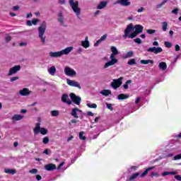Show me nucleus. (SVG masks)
<instances>
[{
	"mask_svg": "<svg viewBox=\"0 0 181 181\" xmlns=\"http://www.w3.org/2000/svg\"><path fill=\"white\" fill-rule=\"evenodd\" d=\"M110 50L112 52V54L110 56V61H108L105 64L103 69H108V67L114 66V64L118 63V60L115 58V56L119 54L118 49L115 47H111Z\"/></svg>",
	"mask_w": 181,
	"mask_h": 181,
	"instance_id": "nucleus-1",
	"label": "nucleus"
},
{
	"mask_svg": "<svg viewBox=\"0 0 181 181\" xmlns=\"http://www.w3.org/2000/svg\"><path fill=\"white\" fill-rule=\"evenodd\" d=\"M39 37L42 43L45 44L46 42V37L43 36L46 32V21H43L42 25L38 28Z\"/></svg>",
	"mask_w": 181,
	"mask_h": 181,
	"instance_id": "nucleus-2",
	"label": "nucleus"
},
{
	"mask_svg": "<svg viewBox=\"0 0 181 181\" xmlns=\"http://www.w3.org/2000/svg\"><path fill=\"white\" fill-rule=\"evenodd\" d=\"M69 2L71 8H72V11H74V13H76L77 18H80L81 9L78 8V1H74V0H69Z\"/></svg>",
	"mask_w": 181,
	"mask_h": 181,
	"instance_id": "nucleus-3",
	"label": "nucleus"
},
{
	"mask_svg": "<svg viewBox=\"0 0 181 181\" xmlns=\"http://www.w3.org/2000/svg\"><path fill=\"white\" fill-rule=\"evenodd\" d=\"M134 28L135 29V31L130 33L129 39H134V37H136V35L139 33H142L144 31V26L141 25H134Z\"/></svg>",
	"mask_w": 181,
	"mask_h": 181,
	"instance_id": "nucleus-4",
	"label": "nucleus"
},
{
	"mask_svg": "<svg viewBox=\"0 0 181 181\" xmlns=\"http://www.w3.org/2000/svg\"><path fill=\"white\" fill-rule=\"evenodd\" d=\"M33 131H34L35 135H37V134H39V132L42 135H46V134H47V129H46L45 128H43V127H40V123L36 124L35 127L34 128Z\"/></svg>",
	"mask_w": 181,
	"mask_h": 181,
	"instance_id": "nucleus-5",
	"label": "nucleus"
},
{
	"mask_svg": "<svg viewBox=\"0 0 181 181\" xmlns=\"http://www.w3.org/2000/svg\"><path fill=\"white\" fill-rule=\"evenodd\" d=\"M122 80H124L123 77H120L118 79H114L113 81L111 83V87L115 90H117L122 84Z\"/></svg>",
	"mask_w": 181,
	"mask_h": 181,
	"instance_id": "nucleus-6",
	"label": "nucleus"
},
{
	"mask_svg": "<svg viewBox=\"0 0 181 181\" xmlns=\"http://www.w3.org/2000/svg\"><path fill=\"white\" fill-rule=\"evenodd\" d=\"M132 30H134V25L132 23L129 24L126 29L124 30V35H123V37H129V36H131V33L132 32Z\"/></svg>",
	"mask_w": 181,
	"mask_h": 181,
	"instance_id": "nucleus-7",
	"label": "nucleus"
},
{
	"mask_svg": "<svg viewBox=\"0 0 181 181\" xmlns=\"http://www.w3.org/2000/svg\"><path fill=\"white\" fill-rule=\"evenodd\" d=\"M147 52H148L149 53H154V54H158V53H162V52H163V49L160 47H153L147 49Z\"/></svg>",
	"mask_w": 181,
	"mask_h": 181,
	"instance_id": "nucleus-8",
	"label": "nucleus"
},
{
	"mask_svg": "<svg viewBox=\"0 0 181 181\" xmlns=\"http://www.w3.org/2000/svg\"><path fill=\"white\" fill-rule=\"evenodd\" d=\"M64 74L69 77H73V76H76V72L74 71V69L70 68L69 66H66L64 68Z\"/></svg>",
	"mask_w": 181,
	"mask_h": 181,
	"instance_id": "nucleus-9",
	"label": "nucleus"
},
{
	"mask_svg": "<svg viewBox=\"0 0 181 181\" xmlns=\"http://www.w3.org/2000/svg\"><path fill=\"white\" fill-rule=\"evenodd\" d=\"M70 98L72 100V101L74 103V104H76V105H80V103H81V98L76 95V94L74 93H71Z\"/></svg>",
	"mask_w": 181,
	"mask_h": 181,
	"instance_id": "nucleus-10",
	"label": "nucleus"
},
{
	"mask_svg": "<svg viewBox=\"0 0 181 181\" xmlns=\"http://www.w3.org/2000/svg\"><path fill=\"white\" fill-rule=\"evenodd\" d=\"M83 112L78 108H74L71 112V115L74 117V118H78V115H81Z\"/></svg>",
	"mask_w": 181,
	"mask_h": 181,
	"instance_id": "nucleus-11",
	"label": "nucleus"
},
{
	"mask_svg": "<svg viewBox=\"0 0 181 181\" xmlns=\"http://www.w3.org/2000/svg\"><path fill=\"white\" fill-rule=\"evenodd\" d=\"M66 83L69 86H71V87H77L78 88L81 89V86H80V83L76 81L67 79Z\"/></svg>",
	"mask_w": 181,
	"mask_h": 181,
	"instance_id": "nucleus-12",
	"label": "nucleus"
},
{
	"mask_svg": "<svg viewBox=\"0 0 181 181\" xmlns=\"http://www.w3.org/2000/svg\"><path fill=\"white\" fill-rule=\"evenodd\" d=\"M19 70H21V65H16L10 69L8 76H12V74H15V73H17Z\"/></svg>",
	"mask_w": 181,
	"mask_h": 181,
	"instance_id": "nucleus-13",
	"label": "nucleus"
},
{
	"mask_svg": "<svg viewBox=\"0 0 181 181\" xmlns=\"http://www.w3.org/2000/svg\"><path fill=\"white\" fill-rule=\"evenodd\" d=\"M61 100L62 103H66V104H68V105H71V104H72L71 100H69V95L67 94H63Z\"/></svg>",
	"mask_w": 181,
	"mask_h": 181,
	"instance_id": "nucleus-14",
	"label": "nucleus"
},
{
	"mask_svg": "<svg viewBox=\"0 0 181 181\" xmlns=\"http://www.w3.org/2000/svg\"><path fill=\"white\" fill-rule=\"evenodd\" d=\"M117 4H119L122 6H129L131 1L129 0H119Z\"/></svg>",
	"mask_w": 181,
	"mask_h": 181,
	"instance_id": "nucleus-15",
	"label": "nucleus"
},
{
	"mask_svg": "<svg viewBox=\"0 0 181 181\" xmlns=\"http://www.w3.org/2000/svg\"><path fill=\"white\" fill-rule=\"evenodd\" d=\"M81 45L85 49L90 47V42L88 41V37H86L84 41H81Z\"/></svg>",
	"mask_w": 181,
	"mask_h": 181,
	"instance_id": "nucleus-16",
	"label": "nucleus"
},
{
	"mask_svg": "<svg viewBox=\"0 0 181 181\" xmlns=\"http://www.w3.org/2000/svg\"><path fill=\"white\" fill-rule=\"evenodd\" d=\"M45 169L46 170H48L49 172H50L52 170H54V169H56V165L52 164V163L45 165Z\"/></svg>",
	"mask_w": 181,
	"mask_h": 181,
	"instance_id": "nucleus-17",
	"label": "nucleus"
},
{
	"mask_svg": "<svg viewBox=\"0 0 181 181\" xmlns=\"http://www.w3.org/2000/svg\"><path fill=\"white\" fill-rule=\"evenodd\" d=\"M49 56L50 57H62V51H59V52H49Z\"/></svg>",
	"mask_w": 181,
	"mask_h": 181,
	"instance_id": "nucleus-18",
	"label": "nucleus"
},
{
	"mask_svg": "<svg viewBox=\"0 0 181 181\" xmlns=\"http://www.w3.org/2000/svg\"><path fill=\"white\" fill-rule=\"evenodd\" d=\"M72 50L73 47H68L61 51L62 55L63 56V54H69V53H70V52H71Z\"/></svg>",
	"mask_w": 181,
	"mask_h": 181,
	"instance_id": "nucleus-19",
	"label": "nucleus"
},
{
	"mask_svg": "<svg viewBox=\"0 0 181 181\" xmlns=\"http://www.w3.org/2000/svg\"><path fill=\"white\" fill-rule=\"evenodd\" d=\"M20 94L21 95H29V94H30V92L29 90V89L24 88L23 90H20Z\"/></svg>",
	"mask_w": 181,
	"mask_h": 181,
	"instance_id": "nucleus-20",
	"label": "nucleus"
},
{
	"mask_svg": "<svg viewBox=\"0 0 181 181\" xmlns=\"http://www.w3.org/2000/svg\"><path fill=\"white\" fill-rule=\"evenodd\" d=\"M47 71L51 76H54L56 74V67L54 66H51L47 69Z\"/></svg>",
	"mask_w": 181,
	"mask_h": 181,
	"instance_id": "nucleus-21",
	"label": "nucleus"
},
{
	"mask_svg": "<svg viewBox=\"0 0 181 181\" xmlns=\"http://www.w3.org/2000/svg\"><path fill=\"white\" fill-rule=\"evenodd\" d=\"M107 1H101L97 6V9H104L107 6Z\"/></svg>",
	"mask_w": 181,
	"mask_h": 181,
	"instance_id": "nucleus-22",
	"label": "nucleus"
},
{
	"mask_svg": "<svg viewBox=\"0 0 181 181\" xmlns=\"http://www.w3.org/2000/svg\"><path fill=\"white\" fill-rule=\"evenodd\" d=\"M177 175V172L176 171H173V172H164L161 174V176H169V175Z\"/></svg>",
	"mask_w": 181,
	"mask_h": 181,
	"instance_id": "nucleus-23",
	"label": "nucleus"
},
{
	"mask_svg": "<svg viewBox=\"0 0 181 181\" xmlns=\"http://www.w3.org/2000/svg\"><path fill=\"white\" fill-rule=\"evenodd\" d=\"M141 64H149V63H151V64H153V60L152 59H141L140 61Z\"/></svg>",
	"mask_w": 181,
	"mask_h": 181,
	"instance_id": "nucleus-24",
	"label": "nucleus"
},
{
	"mask_svg": "<svg viewBox=\"0 0 181 181\" xmlns=\"http://www.w3.org/2000/svg\"><path fill=\"white\" fill-rule=\"evenodd\" d=\"M152 169H155V167L148 168L143 173H141L140 177H145V176H146V175H148V172H149V170H152Z\"/></svg>",
	"mask_w": 181,
	"mask_h": 181,
	"instance_id": "nucleus-25",
	"label": "nucleus"
},
{
	"mask_svg": "<svg viewBox=\"0 0 181 181\" xmlns=\"http://www.w3.org/2000/svg\"><path fill=\"white\" fill-rule=\"evenodd\" d=\"M158 67L160 70H166L168 65H166L165 62H162L158 64Z\"/></svg>",
	"mask_w": 181,
	"mask_h": 181,
	"instance_id": "nucleus-26",
	"label": "nucleus"
},
{
	"mask_svg": "<svg viewBox=\"0 0 181 181\" xmlns=\"http://www.w3.org/2000/svg\"><path fill=\"white\" fill-rule=\"evenodd\" d=\"M100 94H102V95H105V97H107V95H110L111 94V90H103L100 91Z\"/></svg>",
	"mask_w": 181,
	"mask_h": 181,
	"instance_id": "nucleus-27",
	"label": "nucleus"
},
{
	"mask_svg": "<svg viewBox=\"0 0 181 181\" xmlns=\"http://www.w3.org/2000/svg\"><path fill=\"white\" fill-rule=\"evenodd\" d=\"M127 98H129V95L120 94L117 96L118 100H127Z\"/></svg>",
	"mask_w": 181,
	"mask_h": 181,
	"instance_id": "nucleus-28",
	"label": "nucleus"
},
{
	"mask_svg": "<svg viewBox=\"0 0 181 181\" xmlns=\"http://www.w3.org/2000/svg\"><path fill=\"white\" fill-rule=\"evenodd\" d=\"M132 56H134V52L129 51L124 55V59H129V57H132Z\"/></svg>",
	"mask_w": 181,
	"mask_h": 181,
	"instance_id": "nucleus-29",
	"label": "nucleus"
},
{
	"mask_svg": "<svg viewBox=\"0 0 181 181\" xmlns=\"http://www.w3.org/2000/svg\"><path fill=\"white\" fill-rule=\"evenodd\" d=\"M5 173H8L9 175H15V173H16V171L15 170H12V169H8V168H6L4 170Z\"/></svg>",
	"mask_w": 181,
	"mask_h": 181,
	"instance_id": "nucleus-30",
	"label": "nucleus"
},
{
	"mask_svg": "<svg viewBox=\"0 0 181 181\" xmlns=\"http://www.w3.org/2000/svg\"><path fill=\"white\" fill-rule=\"evenodd\" d=\"M23 118V116L20 115H15L13 116V119H15L16 121H21Z\"/></svg>",
	"mask_w": 181,
	"mask_h": 181,
	"instance_id": "nucleus-31",
	"label": "nucleus"
},
{
	"mask_svg": "<svg viewBox=\"0 0 181 181\" xmlns=\"http://www.w3.org/2000/svg\"><path fill=\"white\" fill-rule=\"evenodd\" d=\"M162 29L163 32L168 30V23L166 21L162 23Z\"/></svg>",
	"mask_w": 181,
	"mask_h": 181,
	"instance_id": "nucleus-32",
	"label": "nucleus"
},
{
	"mask_svg": "<svg viewBox=\"0 0 181 181\" xmlns=\"http://www.w3.org/2000/svg\"><path fill=\"white\" fill-rule=\"evenodd\" d=\"M59 114H60V112L59 110L51 111L52 117H59Z\"/></svg>",
	"mask_w": 181,
	"mask_h": 181,
	"instance_id": "nucleus-33",
	"label": "nucleus"
},
{
	"mask_svg": "<svg viewBox=\"0 0 181 181\" xmlns=\"http://www.w3.org/2000/svg\"><path fill=\"white\" fill-rule=\"evenodd\" d=\"M140 174L139 173H136L133 174L129 178V180H134V179H136L138 176H139Z\"/></svg>",
	"mask_w": 181,
	"mask_h": 181,
	"instance_id": "nucleus-34",
	"label": "nucleus"
},
{
	"mask_svg": "<svg viewBox=\"0 0 181 181\" xmlns=\"http://www.w3.org/2000/svg\"><path fill=\"white\" fill-rule=\"evenodd\" d=\"M127 64L132 66L134 64H136V62L135 61V59H131L127 62Z\"/></svg>",
	"mask_w": 181,
	"mask_h": 181,
	"instance_id": "nucleus-35",
	"label": "nucleus"
},
{
	"mask_svg": "<svg viewBox=\"0 0 181 181\" xmlns=\"http://www.w3.org/2000/svg\"><path fill=\"white\" fill-rule=\"evenodd\" d=\"M169 0H163L160 4H158L156 6V8L158 9H159V8H162V6H163V5H165V4H166V2H168Z\"/></svg>",
	"mask_w": 181,
	"mask_h": 181,
	"instance_id": "nucleus-36",
	"label": "nucleus"
},
{
	"mask_svg": "<svg viewBox=\"0 0 181 181\" xmlns=\"http://www.w3.org/2000/svg\"><path fill=\"white\" fill-rule=\"evenodd\" d=\"M131 83H132V81L131 80H128L125 84L123 85V88H124V90H128V85L131 84Z\"/></svg>",
	"mask_w": 181,
	"mask_h": 181,
	"instance_id": "nucleus-37",
	"label": "nucleus"
},
{
	"mask_svg": "<svg viewBox=\"0 0 181 181\" xmlns=\"http://www.w3.org/2000/svg\"><path fill=\"white\" fill-rule=\"evenodd\" d=\"M87 107H88V108H97V104L95 103H88L86 104Z\"/></svg>",
	"mask_w": 181,
	"mask_h": 181,
	"instance_id": "nucleus-38",
	"label": "nucleus"
},
{
	"mask_svg": "<svg viewBox=\"0 0 181 181\" xmlns=\"http://www.w3.org/2000/svg\"><path fill=\"white\" fill-rule=\"evenodd\" d=\"M79 139H81L82 141H85L86 136H84V132H81L79 133Z\"/></svg>",
	"mask_w": 181,
	"mask_h": 181,
	"instance_id": "nucleus-39",
	"label": "nucleus"
},
{
	"mask_svg": "<svg viewBox=\"0 0 181 181\" xmlns=\"http://www.w3.org/2000/svg\"><path fill=\"white\" fill-rule=\"evenodd\" d=\"M42 144H44L45 145H47V144H49V137L45 136L42 139Z\"/></svg>",
	"mask_w": 181,
	"mask_h": 181,
	"instance_id": "nucleus-40",
	"label": "nucleus"
},
{
	"mask_svg": "<svg viewBox=\"0 0 181 181\" xmlns=\"http://www.w3.org/2000/svg\"><path fill=\"white\" fill-rule=\"evenodd\" d=\"M146 33H148V35H153V33H156V30L148 29L146 30Z\"/></svg>",
	"mask_w": 181,
	"mask_h": 181,
	"instance_id": "nucleus-41",
	"label": "nucleus"
},
{
	"mask_svg": "<svg viewBox=\"0 0 181 181\" xmlns=\"http://www.w3.org/2000/svg\"><path fill=\"white\" fill-rule=\"evenodd\" d=\"M180 159H181V153L175 156L173 158V160H179Z\"/></svg>",
	"mask_w": 181,
	"mask_h": 181,
	"instance_id": "nucleus-42",
	"label": "nucleus"
},
{
	"mask_svg": "<svg viewBox=\"0 0 181 181\" xmlns=\"http://www.w3.org/2000/svg\"><path fill=\"white\" fill-rule=\"evenodd\" d=\"M164 45L165 46V47H168V49H170V47H172V43H170L169 42H165Z\"/></svg>",
	"mask_w": 181,
	"mask_h": 181,
	"instance_id": "nucleus-43",
	"label": "nucleus"
},
{
	"mask_svg": "<svg viewBox=\"0 0 181 181\" xmlns=\"http://www.w3.org/2000/svg\"><path fill=\"white\" fill-rule=\"evenodd\" d=\"M59 22H60L61 23H63V15L62 14V13H59V18H58Z\"/></svg>",
	"mask_w": 181,
	"mask_h": 181,
	"instance_id": "nucleus-44",
	"label": "nucleus"
},
{
	"mask_svg": "<svg viewBox=\"0 0 181 181\" xmlns=\"http://www.w3.org/2000/svg\"><path fill=\"white\" fill-rule=\"evenodd\" d=\"M134 41L135 43H138V45H141V43H142L141 38H136L134 40Z\"/></svg>",
	"mask_w": 181,
	"mask_h": 181,
	"instance_id": "nucleus-45",
	"label": "nucleus"
},
{
	"mask_svg": "<svg viewBox=\"0 0 181 181\" xmlns=\"http://www.w3.org/2000/svg\"><path fill=\"white\" fill-rule=\"evenodd\" d=\"M106 107L108 108V110H110V111H112L114 109L112 108V105L110 103H106Z\"/></svg>",
	"mask_w": 181,
	"mask_h": 181,
	"instance_id": "nucleus-46",
	"label": "nucleus"
},
{
	"mask_svg": "<svg viewBox=\"0 0 181 181\" xmlns=\"http://www.w3.org/2000/svg\"><path fill=\"white\" fill-rule=\"evenodd\" d=\"M30 173H31L32 175H35V174L37 173V170L35 168H33L30 170Z\"/></svg>",
	"mask_w": 181,
	"mask_h": 181,
	"instance_id": "nucleus-47",
	"label": "nucleus"
},
{
	"mask_svg": "<svg viewBox=\"0 0 181 181\" xmlns=\"http://www.w3.org/2000/svg\"><path fill=\"white\" fill-rule=\"evenodd\" d=\"M106 39H107V34H105L100 37V39H99V40H100V42H103V40H105Z\"/></svg>",
	"mask_w": 181,
	"mask_h": 181,
	"instance_id": "nucleus-48",
	"label": "nucleus"
},
{
	"mask_svg": "<svg viewBox=\"0 0 181 181\" xmlns=\"http://www.w3.org/2000/svg\"><path fill=\"white\" fill-rule=\"evenodd\" d=\"M37 22H39V19L34 18L32 20L33 25H37Z\"/></svg>",
	"mask_w": 181,
	"mask_h": 181,
	"instance_id": "nucleus-49",
	"label": "nucleus"
},
{
	"mask_svg": "<svg viewBox=\"0 0 181 181\" xmlns=\"http://www.w3.org/2000/svg\"><path fill=\"white\" fill-rule=\"evenodd\" d=\"M11 81H16V80H19V77L18 76H13L12 78H11Z\"/></svg>",
	"mask_w": 181,
	"mask_h": 181,
	"instance_id": "nucleus-50",
	"label": "nucleus"
},
{
	"mask_svg": "<svg viewBox=\"0 0 181 181\" xmlns=\"http://www.w3.org/2000/svg\"><path fill=\"white\" fill-rule=\"evenodd\" d=\"M153 176H156V177H158L159 174L158 173L152 172L151 173V177H153Z\"/></svg>",
	"mask_w": 181,
	"mask_h": 181,
	"instance_id": "nucleus-51",
	"label": "nucleus"
},
{
	"mask_svg": "<svg viewBox=\"0 0 181 181\" xmlns=\"http://www.w3.org/2000/svg\"><path fill=\"white\" fill-rule=\"evenodd\" d=\"M177 12H179L178 8H175L172 11V13H174V15H177Z\"/></svg>",
	"mask_w": 181,
	"mask_h": 181,
	"instance_id": "nucleus-52",
	"label": "nucleus"
},
{
	"mask_svg": "<svg viewBox=\"0 0 181 181\" xmlns=\"http://www.w3.org/2000/svg\"><path fill=\"white\" fill-rule=\"evenodd\" d=\"M174 177L176 180L181 181V175H175Z\"/></svg>",
	"mask_w": 181,
	"mask_h": 181,
	"instance_id": "nucleus-53",
	"label": "nucleus"
},
{
	"mask_svg": "<svg viewBox=\"0 0 181 181\" xmlns=\"http://www.w3.org/2000/svg\"><path fill=\"white\" fill-rule=\"evenodd\" d=\"M144 9L145 8L144 7H141L137 10V12L140 13L141 12H144Z\"/></svg>",
	"mask_w": 181,
	"mask_h": 181,
	"instance_id": "nucleus-54",
	"label": "nucleus"
},
{
	"mask_svg": "<svg viewBox=\"0 0 181 181\" xmlns=\"http://www.w3.org/2000/svg\"><path fill=\"white\" fill-rule=\"evenodd\" d=\"M180 50V46L179 45H175V52H179Z\"/></svg>",
	"mask_w": 181,
	"mask_h": 181,
	"instance_id": "nucleus-55",
	"label": "nucleus"
},
{
	"mask_svg": "<svg viewBox=\"0 0 181 181\" xmlns=\"http://www.w3.org/2000/svg\"><path fill=\"white\" fill-rule=\"evenodd\" d=\"M100 43H101V40H98L94 44V46L97 47V46H98V45H100Z\"/></svg>",
	"mask_w": 181,
	"mask_h": 181,
	"instance_id": "nucleus-56",
	"label": "nucleus"
},
{
	"mask_svg": "<svg viewBox=\"0 0 181 181\" xmlns=\"http://www.w3.org/2000/svg\"><path fill=\"white\" fill-rule=\"evenodd\" d=\"M11 36H7L6 37V42H11Z\"/></svg>",
	"mask_w": 181,
	"mask_h": 181,
	"instance_id": "nucleus-57",
	"label": "nucleus"
},
{
	"mask_svg": "<svg viewBox=\"0 0 181 181\" xmlns=\"http://www.w3.org/2000/svg\"><path fill=\"white\" fill-rule=\"evenodd\" d=\"M87 114L89 117H94V113L92 112H88Z\"/></svg>",
	"mask_w": 181,
	"mask_h": 181,
	"instance_id": "nucleus-58",
	"label": "nucleus"
},
{
	"mask_svg": "<svg viewBox=\"0 0 181 181\" xmlns=\"http://www.w3.org/2000/svg\"><path fill=\"white\" fill-rule=\"evenodd\" d=\"M153 46H159V42H158V41H154L153 42Z\"/></svg>",
	"mask_w": 181,
	"mask_h": 181,
	"instance_id": "nucleus-59",
	"label": "nucleus"
},
{
	"mask_svg": "<svg viewBox=\"0 0 181 181\" xmlns=\"http://www.w3.org/2000/svg\"><path fill=\"white\" fill-rule=\"evenodd\" d=\"M18 9H19L18 6H15L13 7V11H18Z\"/></svg>",
	"mask_w": 181,
	"mask_h": 181,
	"instance_id": "nucleus-60",
	"label": "nucleus"
},
{
	"mask_svg": "<svg viewBox=\"0 0 181 181\" xmlns=\"http://www.w3.org/2000/svg\"><path fill=\"white\" fill-rule=\"evenodd\" d=\"M64 165V162H62L59 164V165L58 166L57 169H61L62 166H63Z\"/></svg>",
	"mask_w": 181,
	"mask_h": 181,
	"instance_id": "nucleus-61",
	"label": "nucleus"
},
{
	"mask_svg": "<svg viewBox=\"0 0 181 181\" xmlns=\"http://www.w3.org/2000/svg\"><path fill=\"white\" fill-rule=\"evenodd\" d=\"M36 179H37V180H42V176L37 175L36 176Z\"/></svg>",
	"mask_w": 181,
	"mask_h": 181,
	"instance_id": "nucleus-62",
	"label": "nucleus"
},
{
	"mask_svg": "<svg viewBox=\"0 0 181 181\" xmlns=\"http://www.w3.org/2000/svg\"><path fill=\"white\" fill-rule=\"evenodd\" d=\"M141 101V98H137L135 100L136 104H138Z\"/></svg>",
	"mask_w": 181,
	"mask_h": 181,
	"instance_id": "nucleus-63",
	"label": "nucleus"
},
{
	"mask_svg": "<svg viewBox=\"0 0 181 181\" xmlns=\"http://www.w3.org/2000/svg\"><path fill=\"white\" fill-rule=\"evenodd\" d=\"M27 25H28V26H32V21H27Z\"/></svg>",
	"mask_w": 181,
	"mask_h": 181,
	"instance_id": "nucleus-64",
	"label": "nucleus"
}]
</instances>
